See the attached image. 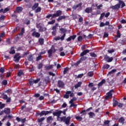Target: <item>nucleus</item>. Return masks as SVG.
<instances>
[{"label": "nucleus", "mask_w": 126, "mask_h": 126, "mask_svg": "<svg viewBox=\"0 0 126 126\" xmlns=\"http://www.w3.org/2000/svg\"><path fill=\"white\" fill-rule=\"evenodd\" d=\"M70 117L68 116L67 118L65 116H63L61 118V121L65 123L66 126L69 125V122H70Z\"/></svg>", "instance_id": "obj_1"}, {"label": "nucleus", "mask_w": 126, "mask_h": 126, "mask_svg": "<svg viewBox=\"0 0 126 126\" xmlns=\"http://www.w3.org/2000/svg\"><path fill=\"white\" fill-rule=\"evenodd\" d=\"M69 95L70 97H73L74 94L73 93H71V91H67L65 94L63 95V97L64 98H65V99H68V98H69Z\"/></svg>", "instance_id": "obj_2"}, {"label": "nucleus", "mask_w": 126, "mask_h": 126, "mask_svg": "<svg viewBox=\"0 0 126 126\" xmlns=\"http://www.w3.org/2000/svg\"><path fill=\"white\" fill-rule=\"evenodd\" d=\"M114 93V90H111L110 92L107 93V96L105 97V99H107L109 98L113 97V94Z\"/></svg>", "instance_id": "obj_3"}, {"label": "nucleus", "mask_w": 126, "mask_h": 126, "mask_svg": "<svg viewBox=\"0 0 126 126\" xmlns=\"http://www.w3.org/2000/svg\"><path fill=\"white\" fill-rule=\"evenodd\" d=\"M62 12L61 10H58L56 11V13L53 14L52 15V18L55 17H58V16H61L62 15Z\"/></svg>", "instance_id": "obj_4"}, {"label": "nucleus", "mask_w": 126, "mask_h": 126, "mask_svg": "<svg viewBox=\"0 0 126 126\" xmlns=\"http://www.w3.org/2000/svg\"><path fill=\"white\" fill-rule=\"evenodd\" d=\"M36 27L38 28L39 32H43V31H46V30H47L46 28H44L41 27L40 25H37Z\"/></svg>", "instance_id": "obj_5"}, {"label": "nucleus", "mask_w": 126, "mask_h": 126, "mask_svg": "<svg viewBox=\"0 0 126 126\" xmlns=\"http://www.w3.org/2000/svg\"><path fill=\"white\" fill-rule=\"evenodd\" d=\"M20 58L21 57L19 56V55H16L14 57V61L15 63H18L19 62V60H20Z\"/></svg>", "instance_id": "obj_6"}, {"label": "nucleus", "mask_w": 126, "mask_h": 126, "mask_svg": "<svg viewBox=\"0 0 126 126\" xmlns=\"http://www.w3.org/2000/svg\"><path fill=\"white\" fill-rule=\"evenodd\" d=\"M62 113H63V111H58L53 113V115H54V116H56L57 117L58 119H59L60 118V117L61 116V114H62Z\"/></svg>", "instance_id": "obj_7"}, {"label": "nucleus", "mask_w": 126, "mask_h": 126, "mask_svg": "<svg viewBox=\"0 0 126 126\" xmlns=\"http://www.w3.org/2000/svg\"><path fill=\"white\" fill-rule=\"evenodd\" d=\"M58 86L60 88H63L64 86V83L62 81L59 80L58 81Z\"/></svg>", "instance_id": "obj_8"}, {"label": "nucleus", "mask_w": 126, "mask_h": 126, "mask_svg": "<svg viewBox=\"0 0 126 126\" xmlns=\"http://www.w3.org/2000/svg\"><path fill=\"white\" fill-rule=\"evenodd\" d=\"M32 35L33 37H36V38H39V37H40V33H39L36 31H34L33 32V33H32Z\"/></svg>", "instance_id": "obj_9"}, {"label": "nucleus", "mask_w": 126, "mask_h": 126, "mask_svg": "<svg viewBox=\"0 0 126 126\" xmlns=\"http://www.w3.org/2000/svg\"><path fill=\"white\" fill-rule=\"evenodd\" d=\"M104 59L105 61L107 62V63H111V62L113 61V57H109L108 56H105Z\"/></svg>", "instance_id": "obj_10"}, {"label": "nucleus", "mask_w": 126, "mask_h": 126, "mask_svg": "<svg viewBox=\"0 0 126 126\" xmlns=\"http://www.w3.org/2000/svg\"><path fill=\"white\" fill-rule=\"evenodd\" d=\"M85 60H86V57L83 56L82 58H81L80 60L76 63V65H78V64L80 63L81 62H83V61H85Z\"/></svg>", "instance_id": "obj_11"}, {"label": "nucleus", "mask_w": 126, "mask_h": 126, "mask_svg": "<svg viewBox=\"0 0 126 126\" xmlns=\"http://www.w3.org/2000/svg\"><path fill=\"white\" fill-rule=\"evenodd\" d=\"M90 51L89 50H84L83 52H82L80 54V57H83L84 56H85L86 54L89 53Z\"/></svg>", "instance_id": "obj_12"}, {"label": "nucleus", "mask_w": 126, "mask_h": 126, "mask_svg": "<svg viewBox=\"0 0 126 126\" xmlns=\"http://www.w3.org/2000/svg\"><path fill=\"white\" fill-rule=\"evenodd\" d=\"M86 13H91L92 12V7H87L85 10Z\"/></svg>", "instance_id": "obj_13"}, {"label": "nucleus", "mask_w": 126, "mask_h": 126, "mask_svg": "<svg viewBox=\"0 0 126 126\" xmlns=\"http://www.w3.org/2000/svg\"><path fill=\"white\" fill-rule=\"evenodd\" d=\"M9 10V8H6L4 9V10H3V9H1L0 10V12H2L3 13H6V12H7V11H8Z\"/></svg>", "instance_id": "obj_14"}, {"label": "nucleus", "mask_w": 126, "mask_h": 126, "mask_svg": "<svg viewBox=\"0 0 126 126\" xmlns=\"http://www.w3.org/2000/svg\"><path fill=\"white\" fill-rule=\"evenodd\" d=\"M120 6H121V5L120 4H118L116 5L112 6L111 8H112V9H118V8H119Z\"/></svg>", "instance_id": "obj_15"}, {"label": "nucleus", "mask_w": 126, "mask_h": 126, "mask_svg": "<svg viewBox=\"0 0 126 126\" xmlns=\"http://www.w3.org/2000/svg\"><path fill=\"white\" fill-rule=\"evenodd\" d=\"M38 6H39V3H35L32 7V9L33 10H35L38 7Z\"/></svg>", "instance_id": "obj_16"}, {"label": "nucleus", "mask_w": 126, "mask_h": 126, "mask_svg": "<svg viewBox=\"0 0 126 126\" xmlns=\"http://www.w3.org/2000/svg\"><path fill=\"white\" fill-rule=\"evenodd\" d=\"M23 9V8H22V7H20V6L17 7L16 8L17 12H18V13L21 12Z\"/></svg>", "instance_id": "obj_17"}, {"label": "nucleus", "mask_w": 126, "mask_h": 126, "mask_svg": "<svg viewBox=\"0 0 126 126\" xmlns=\"http://www.w3.org/2000/svg\"><path fill=\"white\" fill-rule=\"evenodd\" d=\"M33 59H34V57H33V56L32 55H29L28 57V61H29L30 62H32V61H33Z\"/></svg>", "instance_id": "obj_18"}, {"label": "nucleus", "mask_w": 126, "mask_h": 126, "mask_svg": "<svg viewBox=\"0 0 126 126\" xmlns=\"http://www.w3.org/2000/svg\"><path fill=\"white\" fill-rule=\"evenodd\" d=\"M3 112L5 114H9L10 113V109L8 108H5Z\"/></svg>", "instance_id": "obj_19"}, {"label": "nucleus", "mask_w": 126, "mask_h": 126, "mask_svg": "<svg viewBox=\"0 0 126 126\" xmlns=\"http://www.w3.org/2000/svg\"><path fill=\"white\" fill-rule=\"evenodd\" d=\"M63 19H65V16H60L57 19V20L58 21H61V20H63Z\"/></svg>", "instance_id": "obj_20"}, {"label": "nucleus", "mask_w": 126, "mask_h": 126, "mask_svg": "<svg viewBox=\"0 0 126 126\" xmlns=\"http://www.w3.org/2000/svg\"><path fill=\"white\" fill-rule=\"evenodd\" d=\"M105 82H106V81L105 80H102L101 82H100L98 84V87H100V86H102V85H103V84H104V83H105Z\"/></svg>", "instance_id": "obj_21"}, {"label": "nucleus", "mask_w": 126, "mask_h": 126, "mask_svg": "<svg viewBox=\"0 0 126 126\" xmlns=\"http://www.w3.org/2000/svg\"><path fill=\"white\" fill-rule=\"evenodd\" d=\"M53 67H54V65H46L45 66V68L47 70L51 69V68H53Z\"/></svg>", "instance_id": "obj_22"}, {"label": "nucleus", "mask_w": 126, "mask_h": 126, "mask_svg": "<svg viewBox=\"0 0 126 126\" xmlns=\"http://www.w3.org/2000/svg\"><path fill=\"white\" fill-rule=\"evenodd\" d=\"M82 83L81 82H79L77 84L75 85V88H78V87H80L81 86Z\"/></svg>", "instance_id": "obj_23"}, {"label": "nucleus", "mask_w": 126, "mask_h": 126, "mask_svg": "<svg viewBox=\"0 0 126 126\" xmlns=\"http://www.w3.org/2000/svg\"><path fill=\"white\" fill-rule=\"evenodd\" d=\"M47 121L48 123H52L53 121V118H52V116H50L47 119Z\"/></svg>", "instance_id": "obj_24"}, {"label": "nucleus", "mask_w": 126, "mask_h": 126, "mask_svg": "<svg viewBox=\"0 0 126 126\" xmlns=\"http://www.w3.org/2000/svg\"><path fill=\"white\" fill-rule=\"evenodd\" d=\"M89 118H93V117L95 116V114H94V113L92 112H91L89 113Z\"/></svg>", "instance_id": "obj_25"}, {"label": "nucleus", "mask_w": 126, "mask_h": 126, "mask_svg": "<svg viewBox=\"0 0 126 126\" xmlns=\"http://www.w3.org/2000/svg\"><path fill=\"white\" fill-rule=\"evenodd\" d=\"M41 7H37L35 10V13H38V12H40L41 11Z\"/></svg>", "instance_id": "obj_26"}, {"label": "nucleus", "mask_w": 126, "mask_h": 126, "mask_svg": "<svg viewBox=\"0 0 126 126\" xmlns=\"http://www.w3.org/2000/svg\"><path fill=\"white\" fill-rule=\"evenodd\" d=\"M47 116V114L46 113V111H42L41 113H39V116L40 117H43V116Z\"/></svg>", "instance_id": "obj_27"}, {"label": "nucleus", "mask_w": 126, "mask_h": 126, "mask_svg": "<svg viewBox=\"0 0 126 126\" xmlns=\"http://www.w3.org/2000/svg\"><path fill=\"white\" fill-rule=\"evenodd\" d=\"M44 120H45V118L42 117L41 118H38L37 119V122H38V123H42V122H43V121Z\"/></svg>", "instance_id": "obj_28"}, {"label": "nucleus", "mask_w": 126, "mask_h": 126, "mask_svg": "<svg viewBox=\"0 0 126 126\" xmlns=\"http://www.w3.org/2000/svg\"><path fill=\"white\" fill-rule=\"evenodd\" d=\"M29 83H30V85H33V84H34V79H29Z\"/></svg>", "instance_id": "obj_29"}, {"label": "nucleus", "mask_w": 126, "mask_h": 126, "mask_svg": "<svg viewBox=\"0 0 126 126\" xmlns=\"http://www.w3.org/2000/svg\"><path fill=\"white\" fill-rule=\"evenodd\" d=\"M119 123H121L122 124H124V122H125V119L124 117H121L119 120Z\"/></svg>", "instance_id": "obj_30"}, {"label": "nucleus", "mask_w": 126, "mask_h": 126, "mask_svg": "<svg viewBox=\"0 0 126 126\" xmlns=\"http://www.w3.org/2000/svg\"><path fill=\"white\" fill-rule=\"evenodd\" d=\"M39 42L40 45H43L44 44V39L40 38L39 39Z\"/></svg>", "instance_id": "obj_31"}, {"label": "nucleus", "mask_w": 126, "mask_h": 126, "mask_svg": "<svg viewBox=\"0 0 126 126\" xmlns=\"http://www.w3.org/2000/svg\"><path fill=\"white\" fill-rule=\"evenodd\" d=\"M116 71H117V70L116 69H113L111 71H110L108 74H113V73H115Z\"/></svg>", "instance_id": "obj_32"}, {"label": "nucleus", "mask_w": 126, "mask_h": 126, "mask_svg": "<svg viewBox=\"0 0 126 126\" xmlns=\"http://www.w3.org/2000/svg\"><path fill=\"white\" fill-rule=\"evenodd\" d=\"M76 119L79 122H81V121L82 120V117H81L80 116H77V117H76Z\"/></svg>", "instance_id": "obj_33"}, {"label": "nucleus", "mask_w": 126, "mask_h": 126, "mask_svg": "<svg viewBox=\"0 0 126 126\" xmlns=\"http://www.w3.org/2000/svg\"><path fill=\"white\" fill-rule=\"evenodd\" d=\"M82 5V3H80L78 4L77 5L75 6L74 7V8L76 9V8H77V7H81Z\"/></svg>", "instance_id": "obj_34"}, {"label": "nucleus", "mask_w": 126, "mask_h": 126, "mask_svg": "<svg viewBox=\"0 0 126 126\" xmlns=\"http://www.w3.org/2000/svg\"><path fill=\"white\" fill-rule=\"evenodd\" d=\"M48 53L49 57H51L52 56V53H53V50L52 49H50Z\"/></svg>", "instance_id": "obj_35"}, {"label": "nucleus", "mask_w": 126, "mask_h": 126, "mask_svg": "<svg viewBox=\"0 0 126 126\" xmlns=\"http://www.w3.org/2000/svg\"><path fill=\"white\" fill-rule=\"evenodd\" d=\"M22 74H23V72L22 71V70L19 71V72H18V76H21Z\"/></svg>", "instance_id": "obj_36"}, {"label": "nucleus", "mask_w": 126, "mask_h": 126, "mask_svg": "<svg viewBox=\"0 0 126 126\" xmlns=\"http://www.w3.org/2000/svg\"><path fill=\"white\" fill-rule=\"evenodd\" d=\"M9 53L12 54H15V50L13 49V47L11 48V51Z\"/></svg>", "instance_id": "obj_37"}, {"label": "nucleus", "mask_w": 126, "mask_h": 126, "mask_svg": "<svg viewBox=\"0 0 126 126\" xmlns=\"http://www.w3.org/2000/svg\"><path fill=\"white\" fill-rule=\"evenodd\" d=\"M24 32H25L24 28H22L21 32L19 34V35H21V36H22V35L24 34Z\"/></svg>", "instance_id": "obj_38"}, {"label": "nucleus", "mask_w": 126, "mask_h": 126, "mask_svg": "<svg viewBox=\"0 0 126 126\" xmlns=\"http://www.w3.org/2000/svg\"><path fill=\"white\" fill-rule=\"evenodd\" d=\"M4 106H5V104H2L1 102H0V109H3V108H4Z\"/></svg>", "instance_id": "obj_39"}, {"label": "nucleus", "mask_w": 126, "mask_h": 126, "mask_svg": "<svg viewBox=\"0 0 126 126\" xmlns=\"http://www.w3.org/2000/svg\"><path fill=\"white\" fill-rule=\"evenodd\" d=\"M118 104L119 102H118V101L115 100L113 103V107H116V106H117V105H118Z\"/></svg>", "instance_id": "obj_40"}, {"label": "nucleus", "mask_w": 126, "mask_h": 126, "mask_svg": "<svg viewBox=\"0 0 126 126\" xmlns=\"http://www.w3.org/2000/svg\"><path fill=\"white\" fill-rule=\"evenodd\" d=\"M83 39V37H82V36H79L78 37V41H79V42H81V41H82Z\"/></svg>", "instance_id": "obj_41"}, {"label": "nucleus", "mask_w": 126, "mask_h": 126, "mask_svg": "<svg viewBox=\"0 0 126 126\" xmlns=\"http://www.w3.org/2000/svg\"><path fill=\"white\" fill-rule=\"evenodd\" d=\"M104 16H105V13H101L100 15V20H102V19H103V17H104Z\"/></svg>", "instance_id": "obj_42"}, {"label": "nucleus", "mask_w": 126, "mask_h": 126, "mask_svg": "<svg viewBox=\"0 0 126 126\" xmlns=\"http://www.w3.org/2000/svg\"><path fill=\"white\" fill-rule=\"evenodd\" d=\"M117 106L119 108H123V106H124V105L122 103H118Z\"/></svg>", "instance_id": "obj_43"}, {"label": "nucleus", "mask_w": 126, "mask_h": 126, "mask_svg": "<svg viewBox=\"0 0 126 126\" xmlns=\"http://www.w3.org/2000/svg\"><path fill=\"white\" fill-rule=\"evenodd\" d=\"M109 67H110V65H109L108 64H106L104 66V68H105L106 69H108V68H109Z\"/></svg>", "instance_id": "obj_44"}, {"label": "nucleus", "mask_w": 126, "mask_h": 126, "mask_svg": "<svg viewBox=\"0 0 126 126\" xmlns=\"http://www.w3.org/2000/svg\"><path fill=\"white\" fill-rule=\"evenodd\" d=\"M68 70V68H65L63 71V74H66Z\"/></svg>", "instance_id": "obj_45"}, {"label": "nucleus", "mask_w": 126, "mask_h": 126, "mask_svg": "<svg viewBox=\"0 0 126 126\" xmlns=\"http://www.w3.org/2000/svg\"><path fill=\"white\" fill-rule=\"evenodd\" d=\"M55 22H56V21L55 20H53L52 21L49 22L48 24H54Z\"/></svg>", "instance_id": "obj_46"}, {"label": "nucleus", "mask_w": 126, "mask_h": 126, "mask_svg": "<svg viewBox=\"0 0 126 126\" xmlns=\"http://www.w3.org/2000/svg\"><path fill=\"white\" fill-rule=\"evenodd\" d=\"M41 57L42 56H41V55L38 56L37 57H36V61H40V60H41Z\"/></svg>", "instance_id": "obj_47"}, {"label": "nucleus", "mask_w": 126, "mask_h": 126, "mask_svg": "<svg viewBox=\"0 0 126 126\" xmlns=\"http://www.w3.org/2000/svg\"><path fill=\"white\" fill-rule=\"evenodd\" d=\"M83 75H84V74H83V73L80 74L78 75L77 78H81V77H82V76H83Z\"/></svg>", "instance_id": "obj_48"}, {"label": "nucleus", "mask_w": 126, "mask_h": 126, "mask_svg": "<svg viewBox=\"0 0 126 126\" xmlns=\"http://www.w3.org/2000/svg\"><path fill=\"white\" fill-rule=\"evenodd\" d=\"M108 52L109 54H112V53H114V52H115V50H114V49H110L108 50Z\"/></svg>", "instance_id": "obj_49"}, {"label": "nucleus", "mask_w": 126, "mask_h": 126, "mask_svg": "<svg viewBox=\"0 0 126 126\" xmlns=\"http://www.w3.org/2000/svg\"><path fill=\"white\" fill-rule=\"evenodd\" d=\"M5 16L3 15L1 16L0 17V21H2V20H4Z\"/></svg>", "instance_id": "obj_50"}, {"label": "nucleus", "mask_w": 126, "mask_h": 126, "mask_svg": "<svg viewBox=\"0 0 126 126\" xmlns=\"http://www.w3.org/2000/svg\"><path fill=\"white\" fill-rule=\"evenodd\" d=\"M5 35V33H4V32H2L0 35V37L3 38V37H4Z\"/></svg>", "instance_id": "obj_51"}, {"label": "nucleus", "mask_w": 126, "mask_h": 126, "mask_svg": "<svg viewBox=\"0 0 126 126\" xmlns=\"http://www.w3.org/2000/svg\"><path fill=\"white\" fill-rule=\"evenodd\" d=\"M0 72H1V73H3V72H4V68H3V67L0 68Z\"/></svg>", "instance_id": "obj_52"}, {"label": "nucleus", "mask_w": 126, "mask_h": 126, "mask_svg": "<svg viewBox=\"0 0 126 126\" xmlns=\"http://www.w3.org/2000/svg\"><path fill=\"white\" fill-rule=\"evenodd\" d=\"M71 40H74V39H75V38H76V35H74L72 36H70Z\"/></svg>", "instance_id": "obj_53"}, {"label": "nucleus", "mask_w": 126, "mask_h": 126, "mask_svg": "<svg viewBox=\"0 0 126 126\" xmlns=\"http://www.w3.org/2000/svg\"><path fill=\"white\" fill-rule=\"evenodd\" d=\"M60 56H61V57H64V56H65V53L63 52H62L60 53Z\"/></svg>", "instance_id": "obj_54"}, {"label": "nucleus", "mask_w": 126, "mask_h": 126, "mask_svg": "<svg viewBox=\"0 0 126 126\" xmlns=\"http://www.w3.org/2000/svg\"><path fill=\"white\" fill-rule=\"evenodd\" d=\"M102 7H103V5L102 4L99 5L97 7V9H101V8H102Z\"/></svg>", "instance_id": "obj_55"}, {"label": "nucleus", "mask_w": 126, "mask_h": 126, "mask_svg": "<svg viewBox=\"0 0 126 126\" xmlns=\"http://www.w3.org/2000/svg\"><path fill=\"white\" fill-rule=\"evenodd\" d=\"M88 75H89V76H93V72H92V71L89 72L88 73Z\"/></svg>", "instance_id": "obj_56"}, {"label": "nucleus", "mask_w": 126, "mask_h": 126, "mask_svg": "<svg viewBox=\"0 0 126 126\" xmlns=\"http://www.w3.org/2000/svg\"><path fill=\"white\" fill-rule=\"evenodd\" d=\"M8 97L7 96V95L6 94H3V99H7Z\"/></svg>", "instance_id": "obj_57"}, {"label": "nucleus", "mask_w": 126, "mask_h": 126, "mask_svg": "<svg viewBox=\"0 0 126 126\" xmlns=\"http://www.w3.org/2000/svg\"><path fill=\"white\" fill-rule=\"evenodd\" d=\"M61 31L62 32H63V33H64V32H66V30L63 29V28H62L60 29Z\"/></svg>", "instance_id": "obj_58"}, {"label": "nucleus", "mask_w": 126, "mask_h": 126, "mask_svg": "<svg viewBox=\"0 0 126 126\" xmlns=\"http://www.w3.org/2000/svg\"><path fill=\"white\" fill-rule=\"evenodd\" d=\"M39 81H40V78H38L35 80H34V83H35V84L38 83V82H39Z\"/></svg>", "instance_id": "obj_59"}, {"label": "nucleus", "mask_w": 126, "mask_h": 126, "mask_svg": "<svg viewBox=\"0 0 126 126\" xmlns=\"http://www.w3.org/2000/svg\"><path fill=\"white\" fill-rule=\"evenodd\" d=\"M91 56L93 58H96V54H95L94 53H91Z\"/></svg>", "instance_id": "obj_60"}, {"label": "nucleus", "mask_w": 126, "mask_h": 126, "mask_svg": "<svg viewBox=\"0 0 126 126\" xmlns=\"http://www.w3.org/2000/svg\"><path fill=\"white\" fill-rule=\"evenodd\" d=\"M2 84H3V85H6V84H7V81H6L5 80H3L2 82Z\"/></svg>", "instance_id": "obj_61"}, {"label": "nucleus", "mask_w": 126, "mask_h": 126, "mask_svg": "<svg viewBox=\"0 0 126 126\" xmlns=\"http://www.w3.org/2000/svg\"><path fill=\"white\" fill-rule=\"evenodd\" d=\"M65 37V33H64L63 35L61 37V40H64V37Z\"/></svg>", "instance_id": "obj_62"}, {"label": "nucleus", "mask_w": 126, "mask_h": 126, "mask_svg": "<svg viewBox=\"0 0 126 126\" xmlns=\"http://www.w3.org/2000/svg\"><path fill=\"white\" fill-rule=\"evenodd\" d=\"M104 26H105V23H104L103 22L100 23V27H104Z\"/></svg>", "instance_id": "obj_63"}, {"label": "nucleus", "mask_w": 126, "mask_h": 126, "mask_svg": "<svg viewBox=\"0 0 126 126\" xmlns=\"http://www.w3.org/2000/svg\"><path fill=\"white\" fill-rule=\"evenodd\" d=\"M110 124V121L107 120L104 122V125H109Z\"/></svg>", "instance_id": "obj_64"}]
</instances>
